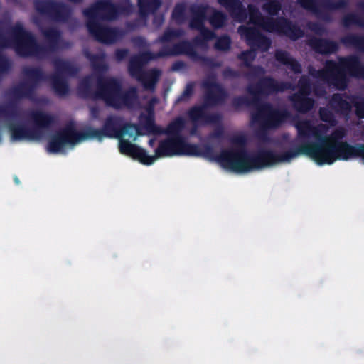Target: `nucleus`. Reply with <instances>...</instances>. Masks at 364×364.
I'll list each match as a JSON object with an SVG mask.
<instances>
[{
    "label": "nucleus",
    "instance_id": "f257e3e1",
    "mask_svg": "<svg viewBox=\"0 0 364 364\" xmlns=\"http://www.w3.org/2000/svg\"><path fill=\"white\" fill-rule=\"evenodd\" d=\"M297 136L289 141L292 159L305 155L317 164H332L337 160L348 161L349 156L343 154L342 147L333 146L324 138L323 124L314 125L310 120L303 119L296 123Z\"/></svg>",
    "mask_w": 364,
    "mask_h": 364
},
{
    "label": "nucleus",
    "instance_id": "f03ea898",
    "mask_svg": "<svg viewBox=\"0 0 364 364\" xmlns=\"http://www.w3.org/2000/svg\"><path fill=\"white\" fill-rule=\"evenodd\" d=\"M41 33L47 41L46 46L39 44L35 36L26 31L21 23H15L8 32L0 24V47H8L13 44L15 52L20 57L43 59L58 48L61 33L53 27L43 29Z\"/></svg>",
    "mask_w": 364,
    "mask_h": 364
},
{
    "label": "nucleus",
    "instance_id": "7ed1b4c3",
    "mask_svg": "<svg viewBox=\"0 0 364 364\" xmlns=\"http://www.w3.org/2000/svg\"><path fill=\"white\" fill-rule=\"evenodd\" d=\"M307 70L312 77L323 81L341 91L345 90L348 87L347 74L353 77L364 78V65L360 58L355 55L340 57L338 63L328 60L324 68L319 70L309 65Z\"/></svg>",
    "mask_w": 364,
    "mask_h": 364
},
{
    "label": "nucleus",
    "instance_id": "20e7f679",
    "mask_svg": "<svg viewBox=\"0 0 364 364\" xmlns=\"http://www.w3.org/2000/svg\"><path fill=\"white\" fill-rule=\"evenodd\" d=\"M193 144L186 141L183 136H168L161 140L155 150V154L150 156L141 146L132 144L128 140H122L119 151L124 155L139 161L146 166L151 165L158 158L173 156H189Z\"/></svg>",
    "mask_w": 364,
    "mask_h": 364
},
{
    "label": "nucleus",
    "instance_id": "39448f33",
    "mask_svg": "<svg viewBox=\"0 0 364 364\" xmlns=\"http://www.w3.org/2000/svg\"><path fill=\"white\" fill-rule=\"evenodd\" d=\"M229 157L233 159L230 165L231 171L236 173H247L253 170H259L279 163L290 162L292 160L291 149L277 154L272 150L259 149L250 153L247 149H234Z\"/></svg>",
    "mask_w": 364,
    "mask_h": 364
},
{
    "label": "nucleus",
    "instance_id": "423d86ee",
    "mask_svg": "<svg viewBox=\"0 0 364 364\" xmlns=\"http://www.w3.org/2000/svg\"><path fill=\"white\" fill-rule=\"evenodd\" d=\"M24 80L18 85L9 88L7 96L9 102L0 107L13 105L12 114H6V118H14L18 114V102L23 99L34 100L36 92L40 84L47 80V75L41 68L25 67L22 70Z\"/></svg>",
    "mask_w": 364,
    "mask_h": 364
},
{
    "label": "nucleus",
    "instance_id": "0eeeda50",
    "mask_svg": "<svg viewBox=\"0 0 364 364\" xmlns=\"http://www.w3.org/2000/svg\"><path fill=\"white\" fill-rule=\"evenodd\" d=\"M207 90L205 95L204 103L201 105H194L188 111V116L194 122L203 121L206 124L217 123L220 120L218 114H207L208 107H213L225 103L228 97L227 90L216 82H207L204 85Z\"/></svg>",
    "mask_w": 364,
    "mask_h": 364
},
{
    "label": "nucleus",
    "instance_id": "6e6552de",
    "mask_svg": "<svg viewBox=\"0 0 364 364\" xmlns=\"http://www.w3.org/2000/svg\"><path fill=\"white\" fill-rule=\"evenodd\" d=\"M193 52V46L187 40H183L174 43L171 48L164 46L157 53H153L149 50L144 51L130 58L127 67L128 73L132 77L135 78L144 71V66L151 60L169 56H178L182 53L190 54Z\"/></svg>",
    "mask_w": 364,
    "mask_h": 364
},
{
    "label": "nucleus",
    "instance_id": "1a4fd4ad",
    "mask_svg": "<svg viewBox=\"0 0 364 364\" xmlns=\"http://www.w3.org/2000/svg\"><path fill=\"white\" fill-rule=\"evenodd\" d=\"M28 117L33 124L32 127H27L23 124H9L8 128L11 141L39 139L43 134V129L49 128L55 121L53 115L41 110L31 111Z\"/></svg>",
    "mask_w": 364,
    "mask_h": 364
},
{
    "label": "nucleus",
    "instance_id": "9d476101",
    "mask_svg": "<svg viewBox=\"0 0 364 364\" xmlns=\"http://www.w3.org/2000/svg\"><path fill=\"white\" fill-rule=\"evenodd\" d=\"M133 11V6L129 0H124L114 4L109 0H98L90 7L83 10L87 22H99V20L111 21L122 15H129Z\"/></svg>",
    "mask_w": 364,
    "mask_h": 364
},
{
    "label": "nucleus",
    "instance_id": "9b49d317",
    "mask_svg": "<svg viewBox=\"0 0 364 364\" xmlns=\"http://www.w3.org/2000/svg\"><path fill=\"white\" fill-rule=\"evenodd\" d=\"M289 113L286 109H278L270 103H263L257 107L256 111L250 114L252 124H257L262 128L277 129L289 118Z\"/></svg>",
    "mask_w": 364,
    "mask_h": 364
},
{
    "label": "nucleus",
    "instance_id": "f8f14e48",
    "mask_svg": "<svg viewBox=\"0 0 364 364\" xmlns=\"http://www.w3.org/2000/svg\"><path fill=\"white\" fill-rule=\"evenodd\" d=\"M137 99V91L131 87L124 91L121 82L114 77H110L105 103L116 109L122 107H131Z\"/></svg>",
    "mask_w": 364,
    "mask_h": 364
},
{
    "label": "nucleus",
    "instance_id": "ddd939ff",
    "mask_svg": "<svg viewBox=\"0 0 364 364\" xmlns=\"http://www.w3.org/2000/svg\"><path fill=\"white\" fill-rule=\"evenodd\" d=\"M297 3L302 9L311 11L326 22L332 21L331 11L346 9L349 6L348 0H297Z\"/></svg>",
    "mask_w": 364,
    "mask_h": 364
},
{
    "label": "nucleus",
    "instance_id": "4468645a",
    "mask_svg": "<svg viewBox=\"0 0 364 364\" xmlns=\"http://www.w3.org/2000/svg\"><path fill=\"white\" fill-rule=\"evenodd\" d=\"M34 8L41 16L59 23H66L70 18L73 9L67 4L55 0H35Z\"/></svg>",
    "mask_w": 364,
    "mask_h": 364
},
{
    "label": "nucleus",
    "instance_id": "2eb2a0df",
    "mask_svg": "<svg viewBox=\"0 0 364 364\" xmlns=\"http://www.w3.org/2000/svg\"><path fill=\"white\" fill-rule=\"evenodd\" d=\"M140 125L146 134H166L168 136H183L182 131L185 128L186 122L181 117L172 120L165 129H162L155 123L154 114L150 110L147 114H141L139 117Z\"/></svg>",
    "mask_w": 364,
    "mask_h": 364
},
{
    "label": "nucleus",
    "instance_id": "dca6fc26",
    "mask_svg": "<svg viewBox=\"0 0 364 364\" xmlns=\"http://www.w3.org/2000/svg\"><path fill=\"white\" fill-rule=\"evenodd\" d=\"M289 88V83L279 82L271 76H264L256 83L249 85L246 90L252 97V102H259L262 97L282 92Z\"/></svg>",
    "mask_w": 364,
    "mask_h": 364
},
{
    "label": "nucleus",
    "instance_id": "f3484780",
    "mask_svg": "<svg viewBox=\"0 0 364 364\" xmlns=\"http://www.w3.org/2000/svg\"><path fill=\"white\" fill-rule=\"evenodd\" d=\"M109 81L110 77H104L102 75H99L96 80L97 88L95 90H93L94 77L92 75H86L78 83V94L83 99L102 100L105 102Z\"/></svg>",
    "mask_w": 364,
    "mask_h": 364
},
{
    "label": "nucleus",
    "instance_id": "a211bd4d",
    "mask_svg": "<svg viewBox=\"0 0 364 364\" xmlns=\"http://www.w3.org/2000/svg\"><path fill=\"white\" fill-rule=\"evenodd\" d=\"M123 124L122 117L109 115L105 119L102 129L89 127L82 132V136L87 139H96L100 141L105 137L118 138Z\"/></svg>",
    "mask_w": 364,
    "mask_h": 364
},
{
    "label": "nucleus",
    "instance_id": "6ab92c4d",
    "mask_svg": "<svg viewBox=\"0 0 364 364\" xmlns=\"http://www.w3.org/2000/svg\"><path fill=\"white\" fill-rule=\"evenodd\" d=\"M87 139L82 132H78L74 125L70 123L53 135L47 145L50 153H59L66 144H75L79 141Z\"/></svg>",
    "mask_w": 364,
    "mask_h": 364
},
{
    "label": "nucleus",
    "instance_id": "aec40b11",
    "mask_svg": "<svg viewBox=\"0 0 364 364\" xmlns=\"http://www.w3.org/2000/svg\"><path fill=\"white\" fill-rule=\"evenodd\" d=\"M86 26L90 35L103 44H113L121 40L125 35L122 29L102 26L100 22H87Z\"/></svg>",
    "mask_w": 364,
    "mask_h": 364
},
{
    "label": "nucleus",
    "instance_id": "412c9836",
    "mask_svg": "<svg viewBox=\"0 0 364 364\" xmlns=\"http://www.w3.org/2000/svg\"><path fill=\"white\" fill-rule=\"evenodd\" d=\"M346 136V131L342 127L336 128L329 136L324 134V138L335 146L342 147L344 150L342 152L353 158H360L364 163V144H356L351 145L347 141H343Z\"/></svg>",
    "mask_w": 364,
    "mask_h": 364
},
{
    "label": "nucleus",
    "instance_id": "4be33fe9",
    "mask_svg": "<svg viewBox=\"0 0 364 364\" xmlns=\"http://www.w3.org/2000/svg\"><path fill=\"white\" fill-rule=\"evenodd\" d=\"M234 152V149H227L222 150L218 155H215L213 148L206 144L203 147H200L198 144H192L190 156H202L210 161L218 162L223 168L232 169L230 163L232 161V157H229Z\"/></svg>",
    "mask_w": 364,
    "mask_h": 364
},
{
    "label": "nucleus",
    "instance_id": "5701e85b",
    "mask_svg": "<svg viewBox=\"0 0 364 364\" xmlns=\"http://www.w3.org/2000/svg\"><path fill=\"white\" fill-rule=\"evenodd\" d=\"M238 31L242 36L245 38L247 44L252 50L266 52L269 49L272 44L270 38L262 34L255 27L240 26L238 28Z\"/></svg>",
    "mask_w": 364,
    "mask_h": 364
},
{
    "label": "nucleus",
    "instance_id": "b1692460",
    "mask_svg": "<svg viewBox=\"0 0 364 364\" xmlns=\"http://www.w3.org/2000/svg\"><path fill=\"white\" fill-rule=\"evenodd\" d=\"M232 18L238 22H243L247 17V11L242 0H217Z\"/></svg>",
    "mask_w": 364,
    "mask_h": 364
},
{
    "label": "nucleus",
    "instance_id": "393cba45",
    "mask_svg": "<svg viewBox=\"0 0 364 364\" xmlns=\"http://www.w3.org/2000/svg\"><path fill=\"white\" fill-rule=\"evenodd\" d=\"M306 44L316 53L321 55L333 54L338 50V44L327 38L312 36L307 39Z\"/></svg>",
    "mask_w": 364,
    "mask_h": 364
},
{
    "label": "nucleus",
    "instance_id": "a878e982",
    "mask_svg": "<svg viewBox=\"0 0 364 364\" xmlns=\"http://www.w3.org/2000/svg\"><path fill=\"white\" fill-rule=\"evenodd\" d=\"M208 6L206 4H192L189 7L191 19L189 27L192 28H199L203 27L207 19V12Z\"/></svg>",
    "mask_w": 364,
    "mask_h": 364
},
{
    "label": "nucleus",
    "instance_id": "bb28decb",
    "mask_svg": "<svg viewBox=\"0 0 364 364\" xmlns=\"http://www.w3.org/2000/svg\"><path fill=\"white\" fill-rule=\"evenodd\" d=\"M290 101L294 109L301 114L308 113L315 105V100L304 94L294 93L290 97Z\"/></svg>",
    "mask_w": 364,
    "mask_h": 364
},
{
    "label": "nucleus",
    "instance_id": "cd10ccee",
    "mask_svg": "<svg viewBox=\"0 0 364 364\" xmlns=\"http://www.w3.org/2000/svg\"><path fill=\"white\" fill-rule=\"evenodd\" d=\"M330 107L338 114L347 116L352 109L351 101L348 102L343 98V95L340 93L333 94L329 100Z\"/></svg>",
    "mask_w": 364,
    "mask_h": 364
},
{
    "label": "nucleus",
    "instance_id": "c85d7f7f",
    "mask_svg": "<svg viewBox=\"0 0 364 364\" xmlns=\"http://www.w3.org/2000/svg\"><path fill=\"white\" fill-rule=\"evenodd\" d=\"M161 74V70L156 68H152L148 71H144L136 76L135 79L142 84L145 90L153 91L155 89Z\"/></svg>",
    "mask_w": 364,
    "mask_h": 364
},
{
    "label": "nucleus",
    "instance_id": "c756f323",
    "mask_svg": "<svg viewBox=\"0 0 364 364\" xmlns=\"http://www.w3.org/2000/svg\"><path fill=\"white\" fill-rule=\"evenodd\" d=\"M282 20L279 35H284L291 41H296L304 36V31L297 24L285 17H282Z\"/></svg>",
    "mask_w": 364,
    "mask_h": 364
},
{
    "label": "nucleus",
    "instance_id": "7c9ffc66",
    "mask_svg": "<svg viewBox=\"0 0 364 364\" xmlns=\"http://www.w3.org/2000/svg\"><path fill=\"white\" fill-rule=\"evenodd\" d=\"M275 58L279 63L286 65L294 74L298 75L302 73L301 63L295 58H292L288 52L278 50L275 53Z\"/></svg>",
    "mask_w": 364,
    "mask_h": 364
},
{
    "label": "nucleus",
    "instance_id": "2f4dec72",
    "mask_svg": "<svg viewBox=\"0 0 364 364\" xmlns=\"http://www.w3.org/2000/svg\"><path fill=\"white\" fill-rule=\"evenodd\" d=\"M53 65L56 71V73H55V75L73 77L79 72V68L77 66L72 64L70 62L63 59L57 58L54 60Z\"/></svg>",
    "mask_w": 364,
    "mask_h": 364
},
{
    "label": "nucleus",
    "instance_id": "473e14b6",
    "mask_svg": "<svg viewBox=\"0 0 364 364\" xmlns=\"http://www.w3.org/2000/svg\"><path fill=\"white\" fill-rule=\"evenodd\" d=\"M341 43L346 48H351L364 53V35L348 33L343 36Z\"/></svg>",
    "mask_w": 364,
    "mask_h": 364
},
{
    "label": "nucleus",
    "instance_id": "72a5a7b5",
    "mask_svg": "<svg viewBox=\"0 0 364 364\" xmlns=\"http://www.w3.org/2000/svg\"><path fill=\"white\" fill-rule=\"evenodd\" d=\"M184 35V31L181 28H166L164 33L159 36L156 40V43H159L162 45L161 48L165 46L168 48H171L174 44L171 46L167 45L175 41L176 39L182 37Z\"/></svg>",
    "mask_w": 364,
    "mask_h": 364
},
{
    "label": "nucleus",
    "instance_id": "f704fd0d",
    "mask_svg": "<svg viewBox=\"0 0 364 364\" xmlns=\"http://www.w3.org/2000/svg\"><path fill=\"white\" fill-rule=\"evenodd\" d=\"M50 80L52 87L58 96L63 97L69 93L70 87L63 76L54 74L50 76Z\"/></svg>",
    "mask_w": 364,
    "mask_h": 364
},
{
    "label": "nucleus",
    "instance_id": "c9c22d12",
    "mask_svg": "<svg viewBox=\"0 0 364 364\" xmlns=\"http://www.w3.org/2000/svg\"><path fill=\"white\" fill-rule=\"evenodd\" d=\"M161 5V0H138L139 13L141 17H146L155 13Z\"/></svg>",
    "mask_w": 364,
    "mask_h": 364
},
{
    "label": "nucleus",
    "instance_id": "e433bc0d",
    "mask_svg": "<svg viewBox=\"0 0 364 364\" xmlns=\"http://www.w3.org/2000/svg\"><path fill=\"white\" fill-rule=\"evenodd\" d=\"M144 134L145 133L141 132V127L136 124L124 122L117 139H119V142H121L122 140H124L122 137L127 135L129 139L135 140L136 136H141ZM119 147L120 143H119Z\"/></svg>",
    "mask_w": 364,
    "mask_h": 364
},
{
    "label": "nucleus",
    "instance_id": "4c0bfd02",
    "mask_svg": "<svg viewBox=\"0 0 364 364\" xmlns=\"http://www.w3.org/2000/svg\"><path fill=\"white\" fill-rule=\"evenodd\" d=\"M282 17H278L277 18H273L272 17H264L259 27H261L264 31L269 33H277L279 34V31L281 29V26L282 24Z\"/></svg>",
    "mask_w": 364,
    "mask_h": 364
},
{
    "label": "nucleus",
    "instance_id": "58836bf2",
    "mask_svg": "<svg viewBox=\"0 0 364 364\" xmlns=\"http://www.w3.org/2000/svg\"><path fill=\"white\" fill-rule=\"evenodd\" d=\"M186 6L185 3H177L171 13V18L177 24H182L186 20Z\"/></svg>",
    "mask_w": 364,
    "mask_h": 364
},
{
    "label": "nucleus",
    "instance_id": "ea45409f",
    "mask_svg": "<svg viewBox=\"0 0 364 364\" xmlns=\"http://www.w3.org/2000/svg\"><path fill=\"white\" fill-rule=\"evenodd\" d=\"M226 19L227 16L224 13L214 10L212 14L209 16L208 21L214 28L218 29L224 26Z\"/></svg>",
    "mask_w": 364,
    "mask_h": 364
},
{
    "label": "nucleus",
    "instance_id": "a19ab883",
    "mask_svg": "<svg viewBox=\"0 0 364 364\" xmlns=\"http://www.w3.org/2000/svg\"><path fill=\"white\" fill-rule=\"evenodd\" d=\"M341 23L346 28H349L353 25L364 27V19L355 14L350 13L342 18Z\"/></svg>",
    "mask_w": 364,
    "mask_h": 364
},
{
    "label": "nucleus",
    "instance_id": "79ce46f5",
    "mask_svg": "<svg viewBox=\"0 0 364 364\" xmlns=\"http://www.w3.org/2000/svg\"><path fill=\"white\" fill-rule=\"evenodd\" d=\"M262 9L271 16H277L282 9V4L277 0H268L263 4Z\"/></svg>",
    "mask_w": 364,
    "mask_h": 364
},
{
    "label": "nucleus",
    "instance_id": "37998d69",
    "mask_svg": "<svg viewBox=\"0 0 364 364\" xmlns=\"http://www.w3.org/2000/svg\"><path fill=\"white\" fill-rule=\"evenodd\" d=\"M344 96L346 98L351 100V103L355 108L356 114L360 118H364V97L347 95H344Z\"/></svg>",
    "mask_w": 364,
    "mask_h": 364
},
{
    "label": "nucleus",
    "instance_id": "c03bdc74",
    "mask_svg": "<svg viewBox=\"0 0 364 364\" xmlns=\"http://www.w3.org/2000/svg\"><path fill=\"white\" fill-rule=\"evenodd\" d=\"M231 38L228 35L218 37L215 43L214 48L217 50L227 52L231 48Z\"/></svg>",
    "mask_w": 364,
    "mask_h": 364
},
{
    "label": "nucleus",
    "instance_id": "a18cd8bd",
    "mask_svg": "<svg viewBox=\"0 0 364 364\" xmlns=\"http://www.w3.org/2000/svg\"><path fill=\"white\" fill-rule=\"evenodd\" d=\"M299 91L297 93L309 95L311 92V82L309 76L304 75L298 81Z\"/></svg>",
    "mask_w": 364,
    "mask_h": 364
},
{
    "label": "nucleus",
    "instance_id": "49530a36",
    "mask_svg": "<svg viewBox=\"0 0 364 364\" xmlns=\"http://www.w3.org/2000/svg\"><path fill=\"white\" fill-rule=\"evenodd\" d=\"M90 60L94 71L97 73H104L107 71L108 67L104 63L102 57L97 55H91Z\"/></svg>",
    "mask_w": 364,
    "mask_h": 364
},
{
    "label": "nucleus",
    "instance_id": "de8ad7c7",
    "mask_svg": "<svg viewBox=\"0 0 364 364\" xmlns=\"http://www.w3.org/2000/svg\"><path fill=\"white\" fill-rule=\"evenodd\" d=\"M319 118L322 122L329 124L330 125H335L336 120L333 113L326 107H320L318 110Z\"/></svg>",
    "mask_w": 364,
    "mask_h": 364
},
{
    "label": "nucleus",
    "instance_id": "09e8293b",
    "mask_svg": "<svg viewBox=\"0 0 364 364\" xmlns=\"http://www.w3.org/2000/svg\"><path fill=\"white\" fill-rule=\"evenodd\" d=\"M250 22L259 26L264 17L257 8L252 5L248 6Z\"/></svg>",
    "mask_w": 364,
    "mask_h": 364
},
{
    "label": "nucleus",
    "instance_id": "8fccbe9b",
    "mask_svg": "<svg viewBox=\"0 0 364 364\" xmlns=\"http://www.w3.org/2000/svg\"><path fill=\"white\" fill-rule=\"evenodd\" d=\"M247 68H249V71L246 73V77L247 78L260 79L261 77H264V75L265 74V70L262 66L250 65V66H248Z\"/></svg>",
    "mask_w": 364,
    "mask_h": 364
},
{
    "label": "nucleus",
    "instance_id": "3c124183",
    "mask_svg": "<svg viewBox=\"0 0 364 364\" xmlns=\"http://www.w3.org/2000/svg\"><path fill=\"white\" fill-rule=\"evenodd\" d=\"M258 103L259 102H252V98L250 100L245 96L235 97L232 100V105L235 107H240L242 106H249L250 105H257Z\"/></svg>",
    "mask_w": 364,
    "mask_h": 364
},
{
    "label": "nucleus",
    "instance_id": "603ef678",
    "mask_svg": "<svg viewBox=\"0 0 364 364\" xmlns=\"http://www.w3.org/2000/svg\"><path fill=\"white\" fill-rule=\"evenodd\" d=\"M237 58L243 61V64L245 67L250 66L252 61L255 58V53L252 50H245L241 52Z\"/></svg>",
    "mask_w": 364,
    "mask_h": 364
},
{
    "label": "nucleus",
    "instance_id": "864d4df0",
    "mask_svg": "<svg viewBox=\"0 0 364 364\" xmlns=\"http://www.w3.org/2000/svg\"><path fill=\"white\" fill-rule=\"evenodd\" d=\"M194 29L200 31L199 36L207 43L216 37L215 32L205 27V24L203 27Z\"/></svg>",
    "mask_w": 364,
    "mask_h": 364
},
{
    "label": "nucleus",
    "instance_id": "5fc2aeb1",
    "mask_svg": "<svg viewBox=\"0 0 364 364\" xmlns=\"http://www.w3.org/2000/svg\"><path fill=\"white\" fill-rule=\"evenodd\" d=\"M194 85L192 82H189L186 85L183 92L178 97L177 102H183L190 98L193 94Z\"/></svg>",
    "mask_w": 364,
    "mask_h": 364
},
{
    "label": "nucleus",
    "instance_id": "6e6d98bb",
    "mask_svg": "<svg viewBox=\"0 0 364 364\" xmlns=\"http://www.w3.org/2000/svg\"><path fill=\"white\" fill-rule=\"evenodd\" d=\"M307 28L316 35L322 36L325 33L326 29L323 25L318 22L309 21L307 23Z\"/></svg>",
    "mask_w": 364,
    "mask_h": 364
},
{
    "label": "nucleus",
    "instance_id": "4d7b16f0",
    "mask_svg": "<svg viewBox=\"0 0 364 364\" xmlns=\"http://www.w3.org/2000/svg\"><path fill=\"white\" fill-rule=\"evenodd\" d=\"M191 45L193 46V52L192 53H182L181 55H196L195 46L205 47L207 46V42L205 41L203 38L200 36H196L192 39V41L190 42L187 41Z\"/></svg>",
    "mask_w": 364,
    "mask_h": 364
},
{
    "label": "nucleus",
    "instance_id": "13d9d810",
    "mask_svg": "<svg viewBox=\"0 0 364 364\" xmlns=\"http://www.w3.org/2000/svg\"><path fill=\"white\" fill-rule=\"evenodd\" d=\"M201 60L205 66L212 69L220 68L223 65L221 61H218L210 57H203Z\"/></svg>",
    "mask_w": 364,
    "mask_h": 364
},
{
    "label": "nucleus",
    "instance_id": "bf43d9fd",
    "mask_svg": "<svg viewBox=\"0 0 364 364\" xmlns=\"http://www.w3.org/2000/svg\"><path fill=\"white\" fill-rule=\"evenodd\" d=\"M232 144L237 145V146L232 147L231 149H240V148L246 149V147H245L246 139L242 135L235 136L232 139Z\"/></svg>",
    "mask_w": 364,
    "mask_h": 364
},
{
    "label": "nucleus",
    "instance_id": "052dcab7",
    "mask_svg": "<svg viewBox=\"0 0 364 364\" xmlns=\"http://www.w3.org/2000/svg\"><path fill=\"white\" fill-rule=\"evenodd\" d=\"M222 74L225 78H237L240 77L239 72L232 69L230 67L225 68L223 70Z\"/></svg>",
    "mask_w": 364,
    "mask_h": 364
},
{
    "label": "nucleus",
    "instance_id": "680f3d73",
    "mask_svg": "<svg viewBox=\"0 0 364 364\" xmlns=\"http://www.w3.org/2000/svg\"><path fill=\"white\" fill-rule=\"evenodd\" d=\"M129 51L127 49L122 48V49H117L114 55L116 60L119 62L127 58L128 55Z\"/></svg>",
    "mask_w": 364,
    "mask_h": 364
},
{
    "label": "nucleus",
    "instance_id": "e2e57ef3",
    "mask_svg": "<svg viewBox=\"0 0 364 364\" xmlns=\"http://www.w3.org/2000/svg\"><path fill=\"white\" fill-rule=\"evenodd\" d=\"M186 67V63L182 60H178L174 62L171 65V70L173 71H178Z\"/></svg>",
    "mask_w": 364,
    "mask_h": 364
},
{
    "label": "nucleus",
    "instance_id": "0e129e2a",
    "mask_svg": "<svg viewBox=\"0 0 364 364\" xmlns=\"http://www.w3.org/2000/svg\"><path fill=\"white\" fill-rule=\"evenodd\" d=\"M357 6L360 10L364 12V1H360L358 3Z\"/></svg>",
    "mask_w": 364,
    "mask_h": 364
},
{
    "label": "nucleus",
    "instance_id": "69168bd1",
    "mask_svg": "<svg viewBox=\"0 0 364 364\" xmlns=\"http://www.w3.org/2000/svg\"><path fill=\"white\" fill-rule=\"evenodd\" d=\"M155 143H156V139L155 138H152L151 139L149 140L148 141V144L150 147H154V145H155Z\"/></svg>",
    "mask_w": 364,
    "mask_h": 364
},
{
    "label": "nucleus",
    "instance_id": "338daca9",
    "mask_svg": "<svg viewBox=\"0 0 364 364\" xmlns=\"http://www.w3.org/2000/svg\"><path fill=\"white\" fill-rule=\"evenodd\" d=\"M70 2L74 3V4H80L83 1V0H68Z\"/></svg>",
    "mask_w": 364,
    "mask_h": 364
},
{
    "label": "nucleus",
    "instance_id": "774afa93",
    "mask_svg": "<svg viewBox=\"0 0 364 364\" xmlns=\"http://www.w3.org/2000/svg\"><path fill=\"white\" fill-rule=\"evenodd\" d=\"M282 139L284 141H287L289 139V134H284L282 135Z\"/></svg>",
    "mask_w": 364,
    "mask_h": 364
}]
</instances>
